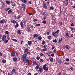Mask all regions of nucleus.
<instances>
[{"label": "nucleus", "instance_id": "nucleus-1", "mask_svg": "<svg viewBox=\"0 0 75 75\" xmlns=\"http://www.w3.org/2000/svg\"><path fill=\"white\" fill-rule=\"evenodd\" d=\"M27 54H24L23 55L21 58V59L22 61H23V62H26V64L28 65L29 63V61L27 60L28 59L26 58H27Z\"/></svg>", "mask_w": 75, "mask_h": 75}, {"label": "nucleus", "instance_id": "nucleus-2", "mask_svg": "<svg viewBox=\"0 0 75 75\" xmlns=\"http://www.w3.org/2000/svg\"><path fill=\"white\" fill-rule=\"evenodd\" d=\"M43 68L45 72H47L48 70V68H47V64H45L43 67Z\"/></svg>", "mask_w": 75, "mask_h": 75}, {"label": "nucleus", "instance_id": "nucleus-3", "mask_svg": "<svg viewBox=\"0 0 75 75\" xmlns=\"http://www.w3.org/2000/svg\"><path fill=\"white\" fill-rule=\"evenodd\" d=\"M42 5L44 8H45V9H47V4L43 2L42 3Z\"/></svg>", "mask_w": 75, "mask_h": 75}, {"label": "nucleus", "instance_id": "nucleus-4", "mask_svg": "<svg viewBox=\"0 0 75 75\" xmlns=\"http://www.w3.org/2000/svg\"><path fill=\"white\" fill-rule=\"evenodd\" d=\"M42 71H43L42 67L41 66L40 67L39 70H38V71L39 72L40 71V72L41 73L42 72Z\"/></svg>", "mask_w": 75, "mask_h": 75}, {"label": "nucleus", "instance_id": "nucleus-5", "mask_svg": "<svg viewBox=\"0 0 75 75\" xmlns=\"http://www.w3.org/2000/svg\"><path fill=\"white\" fill-rule=\"evenodd\" d=\"M63 3L64 6H67V5H68V3L66 2L65 1H63Z\"/></svg>", "mask_w": 75, "mask_h": 75}, {"label": "nucleus", "instance_id": "nucleus-6", "mask_svg": "<svg viewBox=\"0 0 75 75\" xmlns=\"http://www.w3.org/2000/svg\"><path fill=\"white\" fill-rule=\"evenodd\" d=\"M22 7L23 8V10H24V11H25V4H22Z\"/></svg>", "mask_w": 75, "mask_h": 75}, {"label": "nucleus", "instance_id": "nucleus-7", "mask_svg": "<svg viewBox=\"0 0 75 75\" xmlns=\"http://www.w3.org/2000/svg\"><path fill=\"white\" fill-rule=\"evenodd\" d=\"M2 7L3 8H4L5 7V5H6V4H5V2L4 1L2 2L1 3Z\"/></svg>", "mask_w": 75, "mask_h": 75}, {"label": "nucleus", "instance_id": "nucleus-8", "mask_svg": "<svg viewBox=\"0 0 75 75\" xmlns=\"http://www.w3.org/2000/svg\"><path fill=\"white\" fill-rule=\"evenodd\" d=\"M52 34L53 35V36H54V37H57V34L56 33V32L55 33L53 32H52Z\"/></svg>", "mask_w": 75, "mask_h": 75}, {"label": "nucleus", "instance_id": "nucleus-9", "mask_svg": "<svg viewBox=\"0 0 75 75\" xmlns=\"http://www.w3.org/2000/svg\"><path fill=\"white\" fill-rule=\"evenodd\" d=\"M5 22V23H6V21H5V20L4 19L1 20L0 21V23L1 24H3V23H4Z\"/></svg>", "mask_w": 75, "mask_h": 75}, {"label": "nucleus", "instance_id": "nucleus-10", "mask_svg": "<svg viewBox=\"0 0 75 75\" xmlns=\"http://www.w3.org/2000/svg\"><path fill=\"white\" fill-rule=\"evenodd\" d=\"M20 25L22 28H24V23L22 22L20 23Z\"/></svg>", "mask_w": 75, "mask_h": 75}, {"label": "nucleus", "instance_id": "nucleus-11", "mask_svg": "<svg viewBox=\"0 0 75 75\" xmlns=\"http://www.w3.org/2000/svg\"><path fill=\"white\" fill-rule=\"evenodd\" d=\"M58 64H61V63H62V61H61V60L60 59H58Z\"/></svg>", "mask_w": 75, "mask_h": 75}, {"label": "nucleus", "instance_id": "nucleus-12", "mask_svg": "<svg viewBox=\"0 0 75 75\" xmlns=\"http://www.w3.org/2000/svg\"><path fill=\"white\" fill-rule=\"evenodd\" d=\"M38 38L39 40H42V37L41 36H39L38 37V38H36V39H38Z\"/></svg>", "mask_w": 75, "mask_h": 75}, {"label": "nucleus", "instance_id": "nucleus-13", "mask_svg": "<svg viewBox=\"0 0 75 75\" xmlns=\"http://www.w3.org/2000/svg\"><path fill=\"white\" fill-rule=\"evenodd\" d=\"M38 34H34L33 35V37L34 38H37V37H38Z\"/></svg>", "mask_w": 75, "mask_h": 75}, {"label": "nucleus", "instance_id": "nucleus-14", "mask_svg": "<svg viewBox=\"0 0 75 75\" xmlns=\"http://www.w3.org/2000/svg\"><path fill=\"white\" fill-rule=\"evenodd\" d=\"M26 31H27L28 32H29V31L30 32L31 31V29L30 28L28 27L27 29H26Z\"/></svg>", "mask_w": 75, "mask_h": 75}, {"label": "nucleus", "instance_id": "nucleus-15", "mask_svg": "<svg viewBox=\"0 0 75 75\" xmlns=\"http://www.w3.org/2000/svg\"><path fill=\"white\" fill-rule=\"evenodd\" d=\"M11 22L12 23L14 24L16 23V21L14 20H12L11 21Z\"/></svg>", "mask_w": 75, "mask_h": 75}, {"label": "nucleus", "instance_id": "nucleus-16", "mask_svg": "<svg viewBox=\"0 0 75 75\" xmlns=\"http://www.w3.org/2000/svg\"><path fill=\"white\" fill-rule=\"evenodd\" d=\"M39 67H40V65L39 64L35 68V69H39Z\"/></svg>", "mask_w": 75, "mask_h": 75}, {"label": "nucleus", "instance_id": "nucleus-17", "mask_svg": "<svg viewBox=\"0 0 75 75\" xmlns=\"http://www.w3.org/2000/svg\"><path fill=\"white\" fill-rule=\"evenodd\" d=\"M11 13H12V11L11 9H10L9 11L8 12V14H10Z\"/></svg>", "mask_w": 75, "mask_h": 75}, {"label": "nucleus", "instance_id": "nucleus-18", "mask_svg": "<svg viewBox=\"0 0 75 75\" xmlns=\"http://www.w3.org/2000/svg\"><path fill=\"white\" fill-rule=\"evenodd\" d=\"M28 44L29 45H30L32 44V42H31V41H28Z\"/></svg>", "mask_w": 75, "mask_h": 75}, {"label": "nucleus", "instance_id": "nucleus-19", "mask_svg": "<svg viewBox=\"0 0 75 75\" xmlns=\"http://www.w3.org/2000/svg\"><path fill=\"white\" fill-rule=\"evenodd\" d=\"M4 41V42L5 44H7V42H8V40L6 39Z\"/></svg>", "mask_w": 75, "mask_h": 75}, {"label": "nucleus", "instance_id": "nucleus-20", "mask_svg": "<svg viewBox=\"0 0 75 75\" xmlns=\"http://www.w3.org/2000/svg\"><path fill=\"white\" fill-rule=\"evenodd\" d=\"M13 61H14V62H16V61H17V58L16 57H14L13 58Z\"/></svg>", "mask_w": 75, "mask_h": 75}, {"label": "nucleus", "instance_id": "nucleus-21", "mask_svg": "<svg viewBox=\"0 0 75 75\" xmlns=\"http://www.w3.org/2000/svg\"><path fill=\"white\" fill-rule=\"evenodd\" d=\"M12 72L13 73H16V72H17V71H16V69H13L12 70Z\"/></svg>", "mask_w": 75, "mask_h": 75}, {"label": "nucleus", "instance_id": "nucleus-22", "mask_svg": "<svg viewBox=\"0 0 75 75\" xmlns=\"http://www.w3.org/2000/svg\"><path fill=\"white\" fill-rule=\"evenodd\" d=\"M54 8L53 6H52L50 7L49 10H54Z\"/></svg>", "mask_w": 75, "mask_h": 75}, {"label": "nucleus", "instance_id": "nucleus-23", "mask_svg": "<svg viewBox=\"0 0 75 75\" xmlns=\"http://www.w3.org/2000/svg\"><path fill=\"white\" fill-rule=\"evenodd\" d=\"M9 10H10V8H6L5 9V11H8Z\"/></svg>", "mask_w": 75, "mask_h": 75}, {"label": "nucleus", "instance_id": "nucleus-24", "mask_svg": "<svg viewBox=\"0 0 75 75\" xmlns=\"http://www.w3.org/2000/svg\"><path fill=\"white\" fill-rule=\"evenodd\" d=\"M2 62L4 64H5L6 62V61L5 59H3L2 61Z\"/></svg>", "mask_w": 75, "mask_h": 75}, {"label": "nucleus", "instance_id": "nucleus-25", "mask_svg": "<svg viewBox=\"0 0 75 75\" xmlns=\"http://www.w3.org/2000/svg\"><path fill=\"white\" fill-rule=\"evenodd\" d=\"M9 35H7V37L6 38L7 39V40H9L10 39V38L9 37Z\"/></svg>", "mask_w": 75, "mask_h": 75}, {"label": "nucleus", "instance_id": "nucleus-26", "mask_svg": "<svg viewBox=\"0 0 75 75\" xmlns=\"http://www.w3.org/2000/svg\"><path fill=\"white\" fill-rule=\"evenodd\" d=\"M47 48H44L42 50V51H43V52H45V51H47Z\"/></svg>", "mask_w": 75, "mask_h": 75}, {"label": "nucleus", "instance_id": "nucleus-27", "mask_svg": "<svg viewBox=\"0 0 75 75\" xmlns=\"http://www.w3.org/2000/svg\"><path fill=\"white\" fill-rule=\"evenodd\" d=\"M5 34H7V35H9V32L8 31H6L5 32Z\"/></svg>", "mask_w": 75, "mask_h": 75}, {"label": "nucleus", "instance_id": "nucleus-28", "mask_svg": "<svg viewBox=\"0 0 75 75\" xmlns=\"http://www.w3.org/2000/svg\"><path fill=\"white\" fill-rule=\"evenodd\" d=\"M50 60V61H51V62H53V59L51 57H50L49 58Z\"/></svg>", "mask_w": 75, "mask_h": 75}, {"label": "nucleus", "instance_id": "nucleus-29", "mask_svg": "<svg viewBox=\"0 0 75 75\" xmlns=\"http://www.w3.org/2000/svg\"><path fill=\"white\" fill-rule=\"evenodd\" d=\"M33 63L35 65H38V64L35 61H33Z\"/></svg>", "mask_w": 75, "mask_h": 75}, {"label": "nucleus", "instance_id": "nucleus-30", "mask_svg": "<svg viewBox=\"0 0 75 75\" xmlns=\"http://www.w3.org/2000/svg\"><path fill=\"white\" fill-rule=\"evenodd\" d=\"M40 62H44V59H40Z\"/></svg>", "mask_w": 75, "mask_h": 75}, {"label": "nucleus", "instance_id": "nucleus-31", "mask_svg": "<svg viewBox=\"0 0 75 75\" xmlns=\"http://www.w3.org/2000/svg\"><path fill=\"white\" fill-rule=\"evenodd\" d=\"M61 41H62V38H59V41L58 42L59 43H60L61 42Z\"/></svg>", "mask_w": 75, "mask_h": 75}, {"label": "nucleus", "instance_id": "nucleus-32", "mask_svg": "<svg viewBox=\"0 0 75 75\" xmlns=\"http://www.w3.org/2000/svg\"><path fill=\"white\" fill-rule=\"evenodd\" d=\"M65 47L66 49L68 50L69 49V46L68 45H66L65 46Z\"/></svg>", "mask_w": 75, "mask_h": 75}, {"label": "nucleus", "instance_id": "nucleus-33", "mask_svg": "<svg viewBox=\"0 0 75 75\" xmlns=\"http://www.w3.org/2000/svg\"><path fill=\"white\" fill-rule=\"evenodd\" d=\"M25 51H24V52L25 54V52H28V48H26V49H25Z\"/></svg>", "mask_w": 75, "mask_h": 75}, {"label": "nucleus", "instance_id": "nucleus-34", "mask_svg": "<svg viewBox=\"0 0 75 75\" xmlns=\"http://www.w3.org/2000/svg\"><path fill=\"white\" fill-rule=\"evenodd\" d=\"M11 55L12 56V57H15L16 55L13 53V52H12L11 53Z\"/></svg>", "mask_w": 75, "mask_h": 75}, {"label": "nucleus", "instance_id": "nucleus-35", "mask_svg": "<svg viewBox=\"0 0 75 75\" xmlns=\"http://www.w3.org/2000/svg\"><path fill=\"white\" fill-rule=\"evenodd\" d=\"M52 41L54 42H55V43H57V41L56 39H55V40L54 39V40Z\"/></svg>", "mask_w": 75, "mask_h": 75}, {"label": "nucleus", "instance_id": "nucleus-36", "mask_svg": "<svg viewBox=\"0 0 75 75\" xmlns=\"http://www.w3.org/2000/svg\"><path fill=\"white\" fill-rule=\"evenodd\" d=\"M36 59L37 60H39V59H40V57H38V56H37L36 57Z\"/></svg>", "mask_w": 75, "mask_h": 75}, {"label": "nucleus", "instance_id": "nucleus-37", "mask_svg": "<svg viewBox=\"0 0 75 75\" xmlns=\"http://www.w3.org/2000/svg\"><path fill=\"white\" fill-rule=\"evenodd\" d=\"M47 38L49 40H51V37L50 36H47Z\"/></svg>", "mask_w": 75, "mask_h": 75}, {"label": "nucleus", "instance_id": "nucleus-38", "mask_svg": "<svg viewBox=\"0 0 75 75\" xmlns=\"http://www.w3.org/2000/svg\"><path fill=\"white\" fill-rule=\"evenodd\" d=\"M46 19V18L45 17H44L42 18V20L43 21H45Z\"/></svg>", "mask_w": 75, "mask_h": 75}, {"label": "nucleus", "instance_id": "nucleus-39", "mask_svg": "<svg viewBox=\"0 0 75 75\" xmlns=\"http://www.w3.org/2000/svg\"><path fill=\"white\" fill-rule=\"evenodd\" d=\"M59 30H56V31L55 32L57 33V34L59 33Z\"/></svg>", "mask_w": 75, "mask_h": 75}, {"label": "nucleus", "instance_id": "nucleus-40", "mask_svg": "<svg viewBox=\"0 0 75 75\" xmlns=\"http://www.w3.org/2000/svg\"><path fill=\"white\" fill-rule=\"evenodd\" d=\"M42 43L43 44V45H45V42L43 41H42Z\"/></svg>", "mask_w": 75, "mask_h": 75}, {"label": "nucleus", "instance_id": "nucleus-41", "mask_svg": "<svg viewBox=\"0 0 75 75\" xmlns=\"http://www.w3.org/2000/svg\"><path fill=\"white\" fill-rule=\"evenodd\" d=\"M12 40L13 41H15V42H17V41L16 40V39H12Z\"/></svg>", "mask_w": 75, "mask_h": 75}, {"label": "nucleus", "instance_id": "nucleus-42", "mask_svg": "<svg viewBox=\"0 0 75 75\" xmlns=\"http://www.w3.org/2000/svg\"><path fill=\"white\" fill-rule=\"evenodd\" d=\"M6 4H10V1H6Z\"/></svg>", "mask_w": 75, "mask_h": 75}, {"label": "nucleus", "instance_id": "nucleus-43", "mask_svg": "<svg viewBox=\"0 0 75 75\" xmlns=\"http://www.w3.org/2000/svg\"><path fill=\"white\" fill-rule=\"evenodd\" d=\"M18 27V24H16L15 26V28H17V27Z\"/></svg>", "mask_w": 75, "mask_h": 75}, {"label": "nucleus", "instance_id": "nucleus-44", "mask_svg": "<svg viewBox=\"0 0 75 75\" xmlns=\"http://www.w3.org/2000/svg\"><path fill=\"white\" fill-rule=\"evenodd\" d=\"M37 21H38V20L37 19H34L33 21L34 22Z\"/></svg>", "mask_w": 75, "mask_h": 75}, {"label": "nucleus", "instance_id": "nucleus-45", "mask_svg": "<svg viewBox=\"0 0 75 75\" xmlns=\"http://www.w3.org/2000/svg\"><path fill=\"white\" fill-rule=\"evenodd\" d=\"M18 33L19 34H21V32H20V30H18Z\"/></svg>", "mask_w": 75, "mask_h": 75}, {"label": "nucleus", "instance_id": "nucleus-46", "mask_svg": "<svg viewBox=\"0 0 75 75\" xmlns=\"http://www.w3.org/2000/svg\"><path fill=\"white\" fill-rule=\"evenodd\" d=\"M21 1H22V2L23 3H25V2H26L25 0H21Z\"/></svg>", "mask_w": 75, "mask_h": 75}, {"label": "nucleus", "instance_id": "nucleus-47", "mask_svg": "<svg viewBox=\"0 0 75 75\" xmlns=\"http://www.w3.org/2000/svg\"><path fill=\"white\" fill-rule=\"evenodd\" d=\"M1 39L3 41H4V39H5V38H4L3 37H2L1 38Z\"/></svg>", "mask_w": 75, "mask_h": 75}, {"label": "nucleus", "instance_id": "nucleus-48", "mask_svg": "<svg viewBox=\"0 0 75 75\" xmlns=\"http://www.w3.org/2000/svg\"><path fill=\"white\" fill-rule=\"evenodd\" d=\"M40 56H44V54L43 53H40Z\"/></svg>", "mask_w": 75, "mask_h": 75}, {"label": "nucleus", "instance_id": "nucleus-49", "mask_svg": "<svg viewBox=\"0 0 75 75\" xmlns=\"http://www.w3.org/2000/svg\"><path fill=\"white\" fill-rule=\"evenodd\" d=\"M36 25L37 26H40V24H36Z\"/></svg>", "mask_w": 75, "mask_h": 75}, {"label": "nucleus", "instance_id": "nucleus-50", "mask_svg": "<svg viewBox=\"0 0 75 75\" xmlns=\"http://www.w3.org/2000/svg\"><path fill=\"white\" fill-rule=\"evenodd\" d=\"M53 52H54L55 53H57V50L54 49L53 50Z\"/></svg>", "mask_w": 75, "mask_h": 75}, {"label": "nucleus", "instance_id": "nucleus-51", "mask_svg": "<svg viewBox=\"0 0 75 75\" xmlns=\"http://www.w3.org/2000/svg\"><path fill=\"white\" fill-rule=\"evenodd\" d=\"M43 24H46V21H44L43 22Z\"/></svg>", "mask_w": 75, "mask_h": 75}, {"label": "nucleus", "instance_id": "nucleus-52", "mask_svg": "<svg viewBox=\"0 0 75 75\" xmlns=\"http://www.w3.org/2000/svg\"><path fill=\"white\" fill-rule=\"evenodd\" d=\"M66 36H69V34L68 33H66Z\"/></svg>", "mask_w": 75, "mask_h": 75}, {"label": "nucleus", "instance_id": "nucleus-53", "mask_svg": "<svg viewBox=\"0 0 75 75\" xmlns=\"http://www.w3.org/2000/svg\"><path fill=\"white\" fill-rule=\"evenodd\" d=\"M43 48H47V45H44L43 46Z\"/></svg>", "mask_w": 75, "mask_h": 75}, {"label": "nucleus", "instance_id": "nucleus-54", "mask_svg": "<svg viewBox=\"0 0 75 75\" xmlns=\"http://www.w3.org/2000/svg\"><path fill=\"white\" fill-rule=\"evenodd\" d=\"M30 54H31L30 52H27V54H28V55H30Z\"/></svg>", "mask_w": 75, "mask_h": 75}, {"label": "nucleus", "instance_id": "nucleus-55", "mask_svg": "<svg viewBox=\"0 0 75 75\" xmlns=\"http://www.w3.org/2000/svg\"><path fill=\"white\" fill-rule=\"evenodd\" d=\"M29 15H32L33 16H34V14L33 13H28Z\"/></svg>", "mask_w": 75, "mask_h": 75}, {"label": "nucleus", "instance_id": "nucleus-56", "mask_svg": "<svg viewBox=\"0 0 75 75\" xmlns=\"http://www.w3.org/2000/svg\"><path fill=\"white\" fill-rule=\"evenodd\" d=\"M54 15H52V18H54Z\"/></svg>", "mask_w": 75, "mask_h": 75}, {"label": "nucleus", "instance_id": "nucleus-57", "mask_svg": "<svg viewBox=\"0 0 75 75\" xmlns=\"http://www.w3.org/2000/svg\"><path fill=\"white\" fill-rule=\"evenodd\" d=\"M70 3L71 6H72L73 5V3L72 2H70Z\"/></svg>", "mask_w": 75, "mask_h": 75}, {"label": "nucleus", "instance_id": "nucleus-58", "mask_svg": "<svg viewBox=\"0 0 75 75\" xmlns=\"http://www.w3.org/2000/svg\"><path fill=\"white\" fill-rule=\"evenodd\" d=\"M17 19H20V16H17Z\"/></svg>", "mask_w": 75, "mask_h": 75}, {"label": "nucleus", "instance_id": "nucleus-59", "mask_svg": "<svg viewBox=\"0 0 75 75\" xmlns=\"http://www.w3.org/2000/svg\"><path fill=\"white\" fill-rule=\"evenodd\" d=\"M59 24H60V25H62V22H59Z\"/></svg>", "mask_w": 75, "mask_h": 75}, {"label": "nucleus", "instance_id": "nucleus-60", "mask_svg": "<svg viewBox=\"0 0 75 75\" xmlns=\"http://www.w3.org/2000/svg\"><path fill=\"white\" fill-rule=\"evenodd\" d=\"M15 75H18V73H16V72L15 73Z\"/></svg>", "mask_w": 75, "mask_h": 75}, {"label": "nucleus", "instance_id": "nucleus-61", "mask_svg": "<svg viewBox=\"0 0 75 75\" xmlns=\"http://www.w3.org/2000/svg\"><path fill=\"white\" fill-rule=\"evenodd\" d=\"M51 55L52 57H54V54H51Z\"/></svg>", "mask_w": 75, "mask_h": 75}, {"label": "nucleus", "instance_id": "nucleus-62", "mask_svg": "<svg viewBox=\"0 0 75 75\" xmlns=\"http://www.w3.org/2000/svg\"><path fill=\"white\" fill-rule=\"evenodd\" d=\"M69 59L68 58H67L66 59V61H69Z\"/></svg>", "mask_w": 75, "mask_h": 75}, {"label": "nucleus", "instance_id": "nucleus-63", "mask_svg": "<svg viewBox=\"0 0 75 75\" xmlns=\"http://www.w3.org/2000/svg\"><path fill=\"white\" fill-rule=\"evenodd\" d=\"M42 14L44 16H45V12H43V14Z\"/></svg>", "mask_w": 75, "mask_h": 75}, {"label": "nucleus", "instance_id": "nucleus-64", "mask_svg": "<svg viewBox=\"0 0 75 75\" xmlns=\"http://www.w3.org/2000/svg\"><path fill=\"white\" fill-rule=\"evenodd\" d=\"M71 26H75V25L74 24V23H71Z\"/></svg>", "mask_w": 75, "mask_h": 75}]
</instances>
